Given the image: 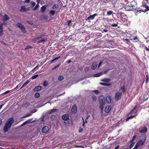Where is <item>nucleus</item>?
<instances>
[{
    "label": "nucleus",
    "instance_id": "obj_1",
    "mask_svg": "<svg viewBox=\"0 0 149 149\" xmlns=\"http://www.w3.org/2000/svg\"><path fill=\"white\" fill-rule=\"evenodd\" d=\"M14 121L13 118H11L8 120L4 127V131L5 132H7L8 131Z\"/></svg>",
    "mask_w": 149,
    "mask_h": 149
},
{
    "label": "nucleus",
    "instance_id": "obj_2",
    "mask_svg": "<svg viewBox=\"0 0 149 149\" xmlns=\"http://www.w3.org/2000/svg\"><path fill=\"white\" fill-rule=\"evenodd\" d=\"M69 118L68 115L66 114H65L62 116V119L65 121H64V123L66 126L69 125L70 124V120Z\"/></svg>",
    "mask_w": 149,
    "mask_h": 149
},
{
    "label": "nucleus",
    "instance_id": "obj_3",
    "mask_svg": "<svg viewBox=\"0 0 149 149\" xmlns=\"http://www.w3.org/2000/svg\"><path fill=\"white\" fill-rule=\"evenodd\" d=\"M99 102L100 103V108L102 110L104 108V106L105 104V99L103 96L102 95L100 96Z\"/></svg>",
    "mask_w": 149,
    "mask_h": 149
},
{
    "label": "nucleus",
    "instance_id": "obj_4",
    "mask_svg": "<svg viewBox=\"0 0 149 149\" xmlns=\"http://www.w3.org/2000/svg\"><path fill=\"white\" fill-rule=\"evenodd\" d=\"M16 25L20 29L23 33H26V31L23 25L21 23H17Z\"/></svg>",
    "mask_w": 149,
    "mask_h": 149
},
{
    "label": "nucleus",
    "instance_id": "obj_5",
    "mask_svg": "<svg viewBox=\"0 0 149 149\" xmlns=\"http://www.w3.org/2000/svg\"><path fill=\"white\" fill-rule=\"evenodd\" d=\"M122 95V93L121 92H117L116 93L115 96V100L117 101H118L121 98V96Z\"/></svg>",
    "mask_w": 149,
    "mask_h": 149
},
{
    "label": "nucleus",
    "instance_id": "obj_6",
    "mask_svg": "<svg viewBox=\"0 0 149 149\" xmlns=\"http://www.w3.org/2000/svg\"><path fill=\"white\" fill-rule=\"evenodd\" d=\"M146 139V136L144 135L143 136H142L141 139L139 140L137 143L140 146L143 145Z\"/></svg>",
    "mask_w": 149,
    "mask_h": 149
},
{
    "label": "nucleus",
    "instance_id": "obj_7",
    "mask_svg": "<svg viewBox=\"0 0 149 149\" xmlns=\"http://www.w3.org/2000/svg\"><path fill=\"white\" fill-rule=\"evenodd\" d=\"M71 112L73 114H75L77 111V106L76 104H74L71 110Z\"/></svg>",
    "mask_w": 149,
    "mask_h": 149
},
{
    "label": "nucleus",
    "instance_id": "obj_8",
    "mask_svg": "<svg viewBox=\"0 0 149 149\" xmlns=\"http://www.w3.org/2000/svg\"><path fill=\"white\" fill-rule=\"evenodd\" d=\"M3 24H0V36H2L3 33Z\"/></svg>",
    "mask_w": 149,
    "mask_h": 149
},
{
    "label": "nucleus",
    "instance_id": "obj_9",
    "mask_svg": "<svg viewBox=\"0 0 149 149\" xmlns=\"http://www.w3.org/2000/svg\"><path fill=\"white\" fill-rule=\"evenodd\" d=\"M97 15V13H95L93 15H91L89 16L87 18V20H91L93 19Z\"/></svg>",
    "mask_w": 149,
    "mask_h": 149
},
{
    "label": "nucleus",
    "instance_id": "obj_10",
    "mask_svg": "<svg viewBox=\"0 0 149 149\" xmlns=\"http://www.w3.org/2000/svg\"><path fill=\"white\" fill-rule=\"evenodd\" d=\"M49 130V127L47 126H45L42 128V132L43 133H46Z\"/></svg>",
    "mask_w": 149,
    "mask_h": 149
},
{
    "label": "nucleus",
    "instance_id": "obj_11",
    "mask_svg": "<svg viewBox=\"0 0 149 149\" xmlns=\"http://www.w3.org/2000/svg\"><path fill=\"white\" fill-rule=\"evenodd\" d=\"M106 101L107 103H110L111 102V97L110 96H107L106 98Z\"/></svg>",
    "mask_w": 149,
    "mask_h": 149
},
{
    "label": "nucleus",
    "instance_id": "obj_12",
    "mask_svg": "<svg viewBox=\"0 0 149 149\" xmlns=\"http://www.w3.org/2000/svg\"><path fill=\"white\" fill-rule=\"evenodd\" d=\"M148 131L147 128L146 127H143L142 129L140 130L139 132L141 133H146Z\"/></svg>",
    "mask_w": 149,
    "mask_h": 149
},
{
    "label": "nucleus",
    "instance_id": "obj_13",
    "mask_svg": "<svg viewBox=\"0 0 149 149\" xmlns=\"http://www.w3.org/2000/svg\"><path fill=\"white\" fill-rule=\"evenodd\" d=\"M42 89L41 86H39L36 87L33 90L34 91H38L41 90Z\"/></svg>",
    "mask_w": 149,
    "mask_h": 149
},
{
    "label": "nucleus",
    "instance_id": "obj_14",
    "mask_svg": "<svg viewBox=\"0 0 149 149\" xmlns=\"http://www.w3.org/2000/svg\"><path fill=\"white\" fill-rule=\"evenodd\" d=\"M3 19L2 20L3 22L6 21L7 20L9 19L10 18L8 17V16L6 15L5 14L3 16Z\"/></svg>",
    "mask_w": 149,
    "mask_h": 149
},
{
    "label": "nucleus",
    "instance_id": "obj_15",
    "mask_svg": "<svg viewBox=\"0 0 149 149\" xmlns=\"http://www.w3.org/2000/svg\"><path fill=\"white\" fill-rule=\"evenodd\" d=\"M97 62H94L92 66H91V68L93 70H95L96 69V68L97 67Z\"/></svg>",
    "mask_w": 149,
    "mask_h": 149
},
{
    "label": "nucleus",
    "instance_id": "obj_16",
    "mask_svg": "<svg viewBox=\"0 0 149 149\" xmlns=\"http://www.w3.org/2000/svg\"><path fill=\"white\" fill-rule=\"evenodd\" d=\"M111 109V107L110 106H107L105 109L104 111L107 113H109Z\"/></svg>",
    "mask_w": 149,
    "mask_h": 149
},
{
    "label": "nucleus",
    "instance_id": "obj_17",
    "mask_svg": "<svg viewBox=\"0 0 149 149\" xmlns=\"http://www.w3.org/2000/svg\"><path fill=\"white\" fill-rule=\"evenodd\" d=\"M100 84L104 86H110L111 85V84H107L103 82H100Z\"/></svg>",
    "mask_w": 149,
    "mask_h": 149
},
{
    "label": "nucleus",
    "instance_id": "obj_18",
    "mask_svg": "<svg viewBox=\"0 0 149 149\" xmlns=\"http://www.w3.org/2000/svg\"><path fill=\"white\" fill-rule=\"evenodd\" d=\"M111 81V79L109 78H104L101 80V81L107 83Z\"/></svg>",
    "mask_w": 149,
    "mask_h": 149
},
{
    "label": "nucleus",
    "instance_id": "obj_19",
    "mask_svg": "<svg viewBox=\"0 0 149 149\" xmlns=\"http://www.w3.org/2000/svg\"><path fill=\"white\" fill-rule=\"evenodd\" d=\"M102 74V73L101 72H99L95 74H94V77H97L100 76Z\"/></svg>",
    "mask_w": 149,
    "mask_h": 149
},
{
    "label": "nucleus",
    "instance_id": "obj_20",
    "mask_svg": "<svg viewBox=\"0 0 149 149\" xmlns=\"http://www.w3.org/2000/svg\"><path fill=\"white\" fill-rule=\"evenodd\" d=\"M46 8L45 6H43L41 7V10L42 12L43 13L44 12L46 9Z\"/></svg>",
    "mask_w": 149,
    "mask_h": 149
},
{
    "label": "nucleus",
    "instance_id": "obj_21",
    "mask_svg": "<svg viewBox=\"0 0 149 149\" xmlns=\"http://www.w3.org/2000/svg\"><path fill=\"white\" fill-rule=\"evenodd\" d=\"M120 90L123 93H124L125 92V87L124 86H122L121 87Z\"/></svg>",
    "mask_w": 149,
    "mask_h": 149
},
{
    "label": "nucleus",
    "instance_id": "obj_22",
    "mask_svg": "<svg viewBox=\"0 0 149 149\" xmlns=\"http://www.w3.org/2000/svg\"><path fill=\"white\" fill-rule=\"evenodd\" d=\"M57 111V109H53L50 111V112L49 113V114H51L52 113L56 112Z\"/></svg>",
    "mask_w": 149,
    "mask_h": 149
},
{
    "label": "nucleus",
    "instance_id": "obj_23",
    "mask_svg": "<svg viewBox=\"0 0 149 149\" xmlns=\"http://www.w3.org/2000/svg\"><path fill=\"white\" fill-rule=\"evenodd\" d=\"M44 36V34H41L39 35V36L36 37V39L39 40L41 38H42V37Z\"/></svg>",
    "mask_w": 149,
    "mask_h": 149
},
{
    "label": "nucleus",
    "instance_id": "obj_24",
    "mask_svg": "<svg viewBox=\"0 0 149 149\" xmlns=\"http://www.w3.org/2000/svg\"><path fill=\"white\" fill-rule=\"evenodd\" d=\"M30 81L29 80H27L22 85V86L21 87V88H23V87L26 86L27 85V84L30 82Z\"/></svg>",
    "mask_w": 149,
    "mask_h": 149
},
{
    "label": "nucleus",
    "instance_id": "obj_25",
    "mask_svg": "<svg viewBox=\"0 0 149 149\" xmlns=\"http://www.w3.org/2000/svg\"><path fill=\"white\" fill-rule=\"evenodd\" d=\"M45 39V38H43L42 40H39V41L37 43H39L41 42H44Z\"/></svg>",
    "mask_w": 149,
    "mask_h": 149
},
{
    "label": "nucleus",
    "instance_id": "obj_26",
    "mask_svg": "<svg viewBox=\"0 0 149 149\" xmlns=\"http://www.w3.org/2000/svg\"><path fill=\"white\" fill-rule=\"evenodd\" d=\"M131 144L129 146V148H132L133 147L135 144V142L133 141L131 142Z\"/></svg>",
    "mask_w": 149,
    "mask_h": 149
},
{
    "label": "nucleus",
    "instance_id": "obj_27",
    "mask_svg": "<svg viewBox=\"0 0 149 149\" xmlns=\"http://www.w3.org/2000/svg\"><path fill=\"white\" fill-rule=\"evenodd\" d=\"M38 76V74L32 76L31 77V79L33 80L35 79Z\"/></svg>",
    "mask_w": 149,
    "mask_h": 149
},
{
    "label": "nucleus",
    "instance_id": "obj_28",
    "mask_svg": "<svg viewBox=\"0 0 149 149\" xmlns=\"http://www.w3.org/2000/svg\"><path fill=\"white\" fill-rule=\"evenodd\" d=\"M149 80V77L148 74L146 75L145 83L147 84Z\"/></svg>",
    "mask_w": 149,
    "mask_h": 149
},
{
    "label": "nucleus",
    "instance_id": "obj_29",
    "mask_svg": "<svg viewBox=\"0 0 149 149\" xmlns=\"http://www.w3.org/2000/svg\"><path fill=\"white\" fill-rule=\"evenodd\" d=\"M64 77L62 75H60L58 78V79L60 81H61L63 79Z\"/></svg>",
    "mask_w": 149,
    "mask_h": 149
},
{
    "label": "nucleus",
    "instance_id": "obj_30",
    "mask_svg": "<svg viewBox=\"0 0 149 149\" xmlns=\"http://www.w3.org/2000/svg\"><path fill=\"white\" fill-rule=\"evenodd\" d=\"M40 96V94L38 93H36L34 95V97L36 98H38Z\"/></svg>",
    "mask_w": 149,
    "mask_h": 149
},
{
    "label": "nucleus",
    "instance_id": "obj_31",
    "mask_svg": "<svg viewBox=\"0 0 149 149\" xmlns=\"http://www.w3.org/2000/svg\"><path fill=\"white\" fill-rule=\"evenodd\" d=\"M113 13L112 10H109L107 12V14L108 15H111Z\"/></svg>",
    "mask_w": 149,
    "mask_h": 149
},
{
    "label": "nucleus",
    "instance_id": "obj_32",
    "mask_svg": "<svg viewBox=\"0 0 149 149\" xmlns=\"http://www.w3.org/2000/svg\"><path fill=\"white\" fill-rule=\"evenodd\" d=\"M136 106H135V107H134L132 109L131 111L130 112V113H129V114H132V113L134 112L135 109H136Z\"/></svg>",
    "mask_w": 149,
    "mask_h": 149
},
{
    "label": "nucleus",
    "instance_id": "obj_33",
    "mask_svg": "<svg viewBox=\"0 0 149 149\" xmlns=\"http://www.w3.org/2000/svg\"><path fill=\"white\" fill-rule=\"evenodd\" d=\"M58 7V5L57 4H54L52 7V8L54 9L55 8H57Z\"/></svg>",
    "mask_w": 149,
    "mask_h": 149
},
{
    "label": "nucleus",
    "instance_id": "obj_34",
    "mask_svg": "<svg viewBox=\"0 0 149 149\" xmlns=\"http://www.w3.org/2000/svg\"><path fill=\"white\" fill-rule=\"evenodd\" d=\"M61 63H58L57 65H56L55 66H54V67L53 68H52V70H54L56 69V68H57L58 67L61 65Z\"/></svg>",
    "mask_w": 149,
    "mask_h": 149
},
{
    "label": "nucleus",
    "instance_id": "obj_35",
    "mask_svg": "<svg viewBox=\"0 0 149 149\" xmlns=\"http://www.w3.org/2000/svg\"><path fill=\"white\" fill-rule=\"evenodd\" d=\"M140 146L139 145V144L137 143L134 148L135 149H138V148Z\"/></svg>",
    "mask_w": 149,
    "mask_h": 149
},
{
    "label": "nucleus",
    "instance_id": "obj_36",
    "mask_svg": "<svg viewBox=\"0 0 149 149\" xmlns=\"http://www.w3.org/2000/svg\"><path fill=\"white\" fill-rule=\"evenodd\" d=\"M22 10L26 11V8L24 6H22L21 7V9H20V10L21 11Z\"/></svg>",
    "mask_w": 149,
    "mask_h": 149
},
{
    "label": "nucleus",
    "instance_id": "obj_37",
    "mask_svg": "<svg viewBox=\"0 0 149 149\" xmlns=\"http://www.w3.org/2000/svg\"><path fill=\"white\" fill-rule=\"evenodd\" d=\"M55 11L54 10H52L50 11V13L52 15H54L55 13Z\"/></svg>",
    "mask_w": 149,
    "mask_h": 149
},
{
    "label": "nucleus",
    "instance_id": "obj_38",
    "mask_svg": "<svg viewBox=\"0 0 149 149\" xmlns=\"http://www.w3.org/2000/svg\"><path fill=\"white\" fill-rule=\"evenodd\" d=\"M39 6V4H37L36 6L33 8V10H34L36 9Z\"/></svg>",
    "mask_w": 149,
    "mask_h": 149
},
{
    "label": "nucleus",
    "instance_id": "obj_39",
    "mask_svg": "<svg viewBox=\"0 0 149 149\" xmlns=\"http://www.w3.org/2000/svg\"><path fill=\"white\" fill-rule=\"evenodd\" d=\"M96 97L95 95H93L92 96V99L93 100V102H95L96 100Z\"/></svg>",
    "mask_w": 149,
    "mask_h": 149
},
{
    "label": "nucleus",
    "instance_id": "obj_40",
    "mask_svg": "<svg viewBox=\"0 0 149 149\" xmlns=\"http://www.w3.org/2000/svg\"><path fill=\"white\" fill-rule=\"evenodd\" d=\"M129 6H128L127 7H125V9L127 11H130L132 10V9H131L130 8H128ZM129 7H130V6H129Z\"/></svg>",
    "mask_w": 149,
    "mask_h": 149
},
{
    "label": "nucleus",
    "instance_id": "obj_41",
    "mask_svg": "<svg viewBox=\"0 0 149 149\" xmlns=\"http://www.w3.org/2000/svg\"><path fill=\"white\" fill-rule=\"evenodd\" d=\"M55 118V116L54 115H52L50 117L51 120H54Z\"/></svg>",
    "mask_w": 149,
    "mask_h": 149
},
{
    "label": "nucleus",
    "instance_id": "obj_42",
    "mask_svg": "<svg viewBox=\"0 0 149 149\" xmlns=\"http://www.w3.org/2000/svg\"><path fill=\"white\" fill-rule=\"evenodd\" d=\"M33 119H29L28 120H26L25 122L26 123V124L28 123H29L31 122V121Z\"/></svg>",
    "mask_w": 149,
    "mask_h": 149
},
{
    "label": "nucleus",
    "instance_id": "obj_43",
    "mask_svg": "<svg viewBox=\"0 0 149 149\" xmlns=\"http://www.w3.org/2000/svg\"><path fill=\"white\" fill-rule=\"evenodd\" d=\"M38 65L36 66L31 71V72H33L34 71V70H38Z\"/></svg>",
    "mask_w": 149,
    "mask_h": 149
},
{
    "label": "nucleus",
    "instance_id": "obj_44",
    "mask_svg": "<svg viewBox=\"0 0 149 149\" xmlns=\"http://www.w3.org/2000/svg\"><path fill=\"white\" fill-rule=\"evenodd\" d=\"M31 4L32 7H33L35 6L36 5V3L33 1H32L31 2Z\"/></svg>",
    "mask_w": 149,
    "mask_h": 149
},
{
    "label": "nucleus",
    "instance_id": "obj_45",
    "mask_svg": "<svg viewBox=\"0 0 149 149\" xmlns=\"http://www.w3.org/2000/svg\"><path fill=\"white\" fill-rule=\"evenodd\" d=\"M71 20H68L66 22V24L68 26H69L70 23H71Z\"/></svg>",
    "mask_w": 149,
    "mask_h": 149
},
{
    "label": "nucleus",
    "instance_id": "obj_46",
    "mask_svg": "<svg viewBox=\"0 0 149 149\" xmlns=\"http://www.w3.org/2000/svg\"><path fill=\"white\" fill-rule=\"evenodd\" d=\"M136 138V136L135 135L132 138V139L131 141V142H134V140Z\"/></svg>",
    "mask_w": 149,
    "mask_h": 149
},
{
    "label": "nucleus",
    "instance_id": "obj_47",
    "mask_svg": "<svg viewBox=\"0 0 149 149\" xmlns=\"http://www.w3.org/2000/svg\"><path fill=\"white\" fill-rule=\"evenodd\" d=\"M144 6L145 7L146 9V11L149 10V7H148V6L146 5H145Z\"/></svg>",
    "mask_w": 149,
    "mask_h": 149
},
{
    "label": "nucleus",
    "instance_id": "obj_48",
    "mask_svg": "<svg viewBox=\"0 0 149 149\" xmlns=\"http://www.w3.org/2000/svg\"><path fill=\"white\" fill-rule=\"evenodd\" d=\"M43 86H46L48 85V83L46 82V81H45L43 84Z\"/></svg>",
    "mask_w": 149,
    "mask_h": 149
},
{
    "label": "nucleus",
    "instance_id": "obj_49",
    "mask_svg": "<svg viewBox=\"0 0 149 149\" xmlns=\"http://www.w3.org/2000/svg\"><path fill=\"white\" fill-rule=\"evenodd\" d=\"M110 25H111V26H112V27H116V26H118V25L117 24H110Z\"/></svg>",
    "mask_w": 149,
    "mask_h": 149
},
{
    "label": "nucleus",
    "instance_id": "obj_50",
    "mask_svg": "<svg viewBox=\"0 0 149 149\" xmlns=\"http://www.w3.org/2000/svg\"><path fill=\"white\" fill-rule=\"evenodd\" d=\"M137 40L136 41V42H137V41H138L139 40L137 39V37H135L133 39H131V40Z\"/></svg>",
    "mask_w": 149,
    "mask_h": 149
},
{
    "label": "nucleus",
    "instance_id": "obj_51",
    "mask_svg": "<svg viewBox=\"0 0 149 149\" xmlns=\"http://www.w3.org/2000/svg\"><path fill=\"white\" fill-rule=\"evenodd\" d=\"M10 92V91L9 90H8L6 91L5 92H4L3 93V95H5Z\"/></svg>",
    "mask_w": 149,
    "mask_h": 149
},
{
    "label": "nucleus",
    "instance_id": "obj_52",
    "mask_svg": "<svg viewBox=\"0 0 149 149\" xmlns=\"http://www.w3.org/2000/svg\"><path fill=\"white\" fill-rule=\"evenodd\" d=\"M94 92L96 94H98L99 93V91L97 90H94Z\"/></svg>",
    "mask_w": 149,
    "mask_h": 149
},
{
    "label": "nucleus",
    "instance_id": "obj_53",
    "mask_svg": "<svg viewBox=\"0 0 149 149\" xmlns=\"http://www.w3.org/2000/svg\"><path fill=\"white\" fill-rule=\"evenodd\" d=\"M144 47L146 51L149 52V49L146 46H144Z\"/></svg>",
    "mask_w": 149,
    "mask_h": 149
},
{
    "label": "nucleus",
    "instance_id": "obj_54",
    "mask_svg": "<svg viewBox=\"0 0 149 149\" xmlns=\"http://www.w3.org/2000/svg\"><path fill=\"white\" fill-rule=\"evenodd\" d=\"M32 47L31 46H29V45H27V46L26 47V49H29V48H31Z\"/></svg>",
    "mask_w": 149,
    "mask_h": 149
},
{
    "label": "nucleus",
    "instance_id": "obj_55",
    "mask_svg": "<svg viewBox=\"0 0 149 149\" xmlns=\"http://www.w3.org/2000/svg\"><path fill=\"white\" fill-rule=\"evenodd\" d=\"M136 116V115H132L131 116H130L129 117L130 119L131 118H134V117Z\"/></svg>",
    "mask_w": 149,
    "mask_h": 149
},
{
    "label": "nucleus",
    "instance_id": "obj_56",
    "mask_svg": "<svg viewBox=\"0 0 149 149\" xmlns=\"http://www.w3.org/2000/svg\"><path fill=\"white\" fill-rule=\"evenodd\" d=\"M31 115V114H27L24 117V118H26V117H29Z\"/></svg>",
    "mask_w": 149,
    "mask_h": 149
},
{
    "label": "nucleus",
    "instance_id": "obj_57",
    "mask_svg": "<svg viewBox=\"0 0 149 149\" xmlns=\"http://www.w3.org/2000/svg\"><path fill=\"white\" fill-rule=\"evenodd\" d=\"M30 1V0H26L25 1L24 3H29Z\"/></svg>",
    "mask_w": 149,
    "mask_h": 149
},
{
    "label": "nucleus",
    "instance_id": "obj_58",
    "mask_svg": "<svg viewBox=\"0 0 149 149\" xmlns=\"http://www.w3.org/2000/svg\"><path fill=\"white\" fill-rule=\"evenodd\" d=\"M102 61H101L99 63L98 65V68H99L101 65L102 64Z\"/></svg>",
    "mask_w": 149,
    "mask_h": 149
},
{
    "label": "nucleus",
    "instance_id": "obj_59",
    "mask_svg": "<svg viewBox=\"0 0 149 149\" xmlns=\"http://www.w3.org/2000/svg\"><path fill=\"white\" fill-rule=\"evenodd\" d=\"M82 119L83 120V124H82V126H83V127H84L85 122L84 121V120L83 118H82Z\"/></svg>",
    "mask_w": 149,
    "mask_h": 149
},
{
    "label": "nucleus",
    "instance_id": "obj_60",
    "mask_svg": "<svg viewBox=\"0 0 149 149\" xmlns=\"http://www.w3.org/2000/svg\"><path fill=\"white\" fill-rule=\"evenodd\" d=\"M71 62V60H68L66 62L67 63H70Z\"/></svg>",
    "mask_w": 149,
    "mask_h": 149
},
{
    "label": "nucleus",
    "instance_id": "obj_61",
    "mask_svg": "<svg viewBox=\"0 0 149 149\" xmlns=\"http://www.w3.org/2000/svg\"><path fill=\"white\" fill-rule=\"evenodd\" d=\"M119 145H118V146H116V147L114 149H118L119 148Z\"/></svg>",
    "mask_w": 149,
    "mask_h": 149
},
{
    "label": "nucleus",
    "instance_id": "obj_62",
    "mask_svg": "<svg viewBox=\"0 0 149 149\" xmlns=\"http://www.w3.org/2000/svg\"><path fill=\"white\" fill-rule=\"evenodd\" d=\"M130 119V118L129 117H128L126 118V121H128Z\"/></svg>",
    "mask_w": 149,
    "mask_h": 149
},
{
    "label": "nucleus",
    "instance_id": "obj_63",
    "mask_svg": "<svg viewBox=\"0 0 149 149\" xmlns=\"http://www.w3.org/2000/svg\"><path fill=\"white\" fill-rule=\"evenodd\" d=\"M36 111V110H33L32 111V113H34Z\"/></svg>",
    "mask_w": 149,
    "mask_h": 149
},
{
    "label": "nucleus",
    "instance_id": "obj_64",
    "mask_svg": "<svg viewBox=\"0 0 149 149\" xmlns=\"http://www.w3.org/2000/svg\"><path fill=\"white\" fill-rule=\"evenodd\" d=\"M103 31L105 32H107L108 31V30L106 29H104Z\"/></svg>",
    "mask_w": 149,
    "mask_h": 149
}]
</instances>
